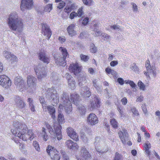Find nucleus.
Segmentation results:
<instances>
[{
	"label": "nucleus",
	"mask_w": 160,
	"mask_h": 160,
	"mask_svg": "<svg viewBox=\"0 0 160 160\" xmlns=\"http://www.w3.org/2000/svg\"><path fill=\"white\" fill-rule=\"evenodd\" d=\"M13 125L14 128L11 129V132L15 136L24 141L32 140L35 137L32 130H28V127L25 124L17 121L13 122Z\"/></svg>",
	"instance_id": "f257e3e1"
},
{
	"label": "nucleus",
	"mask_w": 160,
	"mask_h": 160,
	"mask_svg": "<svg viewBox=\"0 0 160 160\" xmlns=\"http://www.w3.org/2000/svg\"><path fill=\"white\" fill-rule=\"evenodd\" d=\"M8 24L10 29L16 31L17 29H22L23 24L22 20L18 18L16 13H11L8 18Z\"/></svg>",
	"instance_id": "f03ea898"
},
{
	"label": "nucleus",
	"mask_w": 160,
	"mask_h": 160,
	"mask_svg": "<svg viewBox=\"0 0 160 160\" xmlns=\"http://www.w3.org/2000/svg\"><path fill=\"white\" fill-rule=\"evenodd\" d=\"M48 154L50 156L52 160H60V155L58 151L55 148L49 145L46 149Z\"/></svg>",
	"instance_id": "7ed1b4c3"
},
{
	"label": "nucleus",
	"mask_w": 160,
	"mask_h": 160,
	"mask_svg": "<svg viewBox=\"0 0 160 160\" xmlns=\"http://www.w3.org/2000/svg\"><path fill=\"white\" fill-rule=\"evenodd\" d=\"M59 50L61 51L63 57L62 58H61L59 59V61L56 59L55 62L57 64H59L60 66H65L66 65V58L68 55V53L66 49L63 47H60L59 48Z\"/></svg>",
	"instance_id": "20e7f679"
},
{
	"label": "nucleus",
	"mask_w": 160,
	"mask_h": 160,
	"mask_svg": "<svg viewBox=\"0 0 160 160\" xmlns=\"http://www.w3.org/2000/svg\"><path fill=\"white\" fill-rule=\"evenodd\" d=\"M12 82L8 76L3 75L0 76V85L2 87L8 88L11 86Z\"/></svg>",
	"instance_id": "39448f33"
},
{
	"label": "nucleus",
	"mask_w": 160,
	"mask_h": 160,
	"mask_svg": "<svg viewBox=\"0 0 160 160\" xmlns=\"http://www.w3.org/2000/svg\"><path fill=\"white\" fill-rule=\"evenodd\" d=\"M37 79L32 75L27 77V83L28 86L32 90H34L36 88V83Z\"/></svg>",
	"instance_id": "423d86ee"
},
{
	"label": "nucleus",
	"mask_w": 160,
	"mask_h": 160,
	"mask_svg": "<svg viewBox=\"0 0 160 160\" xmlns=\"http://www.w3.org/2000/svg\"><path fill=\"white\" fill-rule=\"evenodd\" d=\"M32 0H22L21 3V10L23 11L24 9H30L33 6Z\"/></svg>",
	"instance_id": "0eeeda50"
},
{
	"label": "nucleus",
	"mask_w": 160,
	"mask_h": 160,
	"mask_svg": "<svg viewBox=\"0 0 160 160\" xmlns=\"http://www.w3.org/2000/svg\"><path fill=\"white\" fill-rule=\"evenodd\" d=\"M41 25L42 33H43L44 35H47L48 39L49 40L52 35L51 29L46 23H42Z\"/></svg>",
	"instance_id": "6e6552de"
},
{
	"label": "nucleus",
	"mask_w": 160,
	"mask_h": 160,
	"mask_svg": "<svg viewBox=\"0 0 160 160\" xmlns=\"http://www.w3.org/2000/svg\"><path fill=\"white\" fill-rule=\"evenodd\" d=\"M80 67L77 62L72 63L70 65L68 68L69 71L71 73H73L76 75H78L80 72Z\"/></svg>",
	"instance_id": "1a4fd4ad"
},
{
	"label": "nucleus",
	"mask_w": 160,
	"mask_h": 160,
	"mask_svg": "<svg viewBox=\"0 0 160 160\" xmlns=\"http://www.w3.org/2000/svg\"><path fill=\"white\" fill-rule=\"evenodd\" d=\"M34 68L38 80L44 78L46 76V73L44 70H44V68H40L39 69L37 66H34Z\"/></svg>",
	"instance_id": "9d476101"
},
{
	"label": "nucleus",
	"mask_w": 160,
	"mask_h": 160,
	"mask_svg": "<svg viewBox=\"0 0 160 160\" xmlns=\"http://www.w3.org/2000/svg\"><path fill=\"white\" fill-rule=\"evenodd\" d=\"M87 122L90 125H94L98 122V119L95 114L91 113L87 117Z\"/></svg>",
	"instance_id": "9b49d317"
},
{
	"label": "nucleus",
	"mask_w": 160,
	"mask_h": 160,
	"mask_svg": "<svg viewBox=\"0 0 160 160\" xmlns=\"http://www.w3.org/2000/svg\"><path fill=\"white\" fill-rule=\"evenodd\" d=\"M53 128L54 130V133H56L57 138L59 140L62 139L61 129L62 127L58 123H55L54 124Z\"/></svg>",
	"instance_id": "f8f14e48"
},
{
	"label": "nucleus",
	"mask_w": 160,
	"mask_h": 160,
	"mask_svg": "<svg viewBox=\"0 0 160 160\" xmlns=\"http://www.w3.org/2000/svg\"><path fill=\"white\" fill-rule=\"evenodd\" d=\"M67 132L68 135L71 138L76 141L79 140L78 136L72 128H68Z\"/></svg>",
	"instance_id": "ddd939ff"
},
{
	"label": "nucleus",
	"mask_w": 160,
	"mask_h": 160,
	"mask_svg": "<svg viewBox=\"0 0 160 160\" xmlns=\"http://www.w3.org/2000/svg\"><path fill=\"white\" fill-rule=\"evenodd\" d=\"M81 152L82 153L81 160H89L90 159L91 155L86 148H82Z\"/></svg>",
	"instance_id": "4468645a"
},
{
	"label": "nucleus",
	"mask_w": 160,
	"mask_h": 160,
	"mask_svg": "<svg viewBox=\"0 0 160 160\" xmlns=\"http://www.w3.org/2000/svg\"><path fill=\"white\" fill-rule=\"evenodd\" d=\"M38 58L41 61L47 64L50 62V59L48 57L46 56L44 50L41 51L38 54Z\"/></svg>",
	"instance_id": "2eb2a0df"
},
{
	"label": "nucleus",
	"mask_w": 160,
	"mask_h": 160,
	"mask_svg": "<svg viewBox=\"0 0 160 160\" xmlns=\"http://www.w3.org/2000/svg\"><path fill=\"white\" fill-rule=\"evenodd\" d=\"M65 143L67 147L70 149H77L79 148L77 143L70 140H67Z\"/></svg>",
	"instance_id": "dca6fc26"
},
{
	"label": "nucleus",
	"mask_w": 160,
	"mask_h": 160,
	"mask_svg": "<svg viewBox=\"0 0 160 160\" xmlns=\"http://www.w3.org/2000/svg\"><path fill=\"white\" fill-rule=\"evenodd\" d=\"M50 97L49 98L52 99L54 103H57L59 102V98L58 96H57V94L56 93V91L55 90H53L52 92H51L50 94Z\"/></svg>",
	"instance_id": "f3484780"
},
{
	"label": "nucleus",
	"mask_w": 160,
	"mask_h": 160,
	"mask_svg": "<svg viewBox=\"0 0 160 160\" xmlns=\"http://www.w3.org/2000/svg\"><path fill=\"white\" fill-rule=\"evenodd\" d=\"M15 102L17 107L19 109H22L24 108L26 106L25 103L19 97L16 98Z\"/></svg>",
	"instance_id": "a211bd4d"
},
{
	"label": "nucleus",
	"mask_w": 160,
	"mask_h": 160,
	"mask_svg": "<svg viewBox=\"0 0 160 160\" xmlns=\"http://www.w3.org/2000/svg\"><path fill=\"white\" fill-rule=\"evenodd\" d=\"M100 100L95 95L94 98V101L92 102L91 103V107L93 108H99L100 106Z\"/></svg>",
	"instance_id": "6ab92c4d"
},
{
	"label": "nucleus",
	"mask_w": 160,
	"mask_h": 160,
	"mask_svg": "<svg viewBox=\"0 0 160 160\" xmlns=\"http://www.w3.org/2000/svg\"><path fill=\"white\" fill-rule=\"evenodd\" d=\"M65 108L66 112L68 113H69L72 111V106L71 101L69 99H67L66 101H64Z\"/></svg>",
	"instance_id": "aec40b11"
},
{
	"label": "nucleus",
	"mask_w": 160,
	"mask_h": 160,
	"mask_svg": "<svg viewBox=\"0 0 160 160\" xmlns=\"http://www.w3.org/2000/svg\"><path fill=\"white\" fill-rule=\"evenodd\" d=\"M75 25L74 24H71L67 28V30L69 35L71 37H73L77 34V33L74 30Z\"/></svg>",
	"instance_id": "412c9836"
},
{
	"label": "nucleus",
	"mask_w": 160,
	"mask_h": 160,
	"mask_svg": "<svg viewBox=\"0 0 160 160\" xmlns=\"http://www.w3.org/2000/svg\"><path fill=\"white\" fill-rule=\"evenodd\" d=\"M15 84L18 86L19 87L24 85V82L21 77L18 76L16 77L14 79Z\"/></svg>",
	"instance_id": "4be33fe9"
},
{
	"label": "nucleus",
	"mask_w": 160,
	"mask_h": 160,
	"mask_svg": "<svg viewBox=\"0 0 160 160\" xmlns=\"http://www.w3.org/2000/svg\"><path fill=\"white\" fill-rule=\"evenodd\" d=\"M145 67L146 68L147 71L144 72V73L146 75L147 78H150V77L149 74H148V73H149V71H151L152 70L150 61L148 59L146 61L145 63Z\"/></svg>",
	"instance_id": "5701e85b"
},
{
	"label": "nucleus",
	"mask_w": 160,
	"mask_h": 160,
	"mask_svg": "<svg viewBox=\"0 0 160 160\" xmlns=\"http://www.w3.org/2000/svg\"><path fill=\"white\" fill-rule=\"evenodd\" d=\"M46 108L48 112L49 113L51 116L52 118L54 119L55 118V108L52 106H46Z\"/></svg>",
	"instance_id": "b1692460"
},
{
	"label": "nucleus",
	"mask_w": 160,
	"mask_h": 160,
	"mask_svg": "<svg viewBox=\"0 0 160 160\" xmlns=\"http://www.w3.org/2000/svg\"><path fill=\"white\" fill-rule=\"evenodd\" d=\"M118 134L122 143L124 144H125L126 143V140L128 138V137L126 135L124 136L123 133L121 131H120L118 132Z\"/></svg>",
	"instance_id": "393cba45"
},
{
	"label": "nucleus",
	"mask_w": 160,
	"mask_h": 160,
	"mask_svg": "<svg viewBox=\"0 0 160 160\" xmlns=\"http://www.w3.org/2000/svg\"><path fill=\"white\" fill-rule=\"evenodd\" d=\"M105 71L108 74L111 73L113 77H115L117 76L116 72L109 67H107L106 68Z\"/></svg>",
	"instance_id": "a878e982"
},
{
	"label": "nucleus",
	"mask_w": 160,
	"mask_h": 160,
	"mask_svg": "<svg viewBox=\"0 0 160 160\" xmlns=\"http://www.w3.org/2000/svg\"><path fill=\"white\" fill-rule=\"evenodd\" d=\"M46 131V129L45 128H43L42 129V135L43 140L45 141H47L49 138V137L48 135L47 134Z\"/></svg>",
	"instance_id": "bb28decb"
},
{
	"label": "nucleus",
	"mask_w": 160,
	"mask_h": 160,
	"mask_svg": "<svg viewBox=\"0 0 160 160\" xmlns=\"http://www.w3.org/2000/svg\"><path fill=\"white\" fill-rule=\"evenodd\" d=\"M110 123L112 127L115 128H116L118 127V122L115 119L113 118L111 119Z\"/></svg>",
	"instance_id": "cd10ccee"
},
{
	"label": "nucleus",
	"mask_w": 160,
	"mask_h": 160,
	"mask_svg": "<svg viewBox=\"0 0 160 160\" xmlns=\"http://www.w3.org/2000/svg\"><path fill=\"white\" fill-rule=\"evenodd\" d=\"M75 8L74 4H72L70 6H66L64 9V11L68 13L70 12L72 10Z\"/></svg>",
	"instance_id": "c85d7f7f"
},
{
	"label": "nucleus",
	"mask_w": 160,
	"mask_h": 160,
	"mask_svg": "<svg viewBox=\"0 0 160 160\" xmlns=\"http://www.w3.org/2000/svg\"><path fill=\"white\" fill-rule=\"evenodd\" d=\"M39 100L41 103L42 104V108L43 109L46 108V104L43 98L42 97H40Z\"/></svg>",
	"instance_id": "c756f323"
},
{
	"label": "nucleus",
	"mask_w": 160,
	"mask_h": 160,
	"mask_svg": "<svg viewBox=\"0 0 160 160\" xmlns=\"http://www.w3.org/2000/svg\"><path fill=\"white\" fill-rule=\"evenodd\" d=\"M12 140L14 141L17 144H19V148L21 150H22L24 148V145L22 143H21L19 142V141L18 140H16V137L13 138Z\"/></svg>",
	"instance_id": "7c9ffc66"
},
{
	"label": "nucleus",
	"mask_w": 160,
	"mask_h": 160,
	"mask_svg": "<svg viewBox=\"0 0 160 160\" xmlns=\"http://www.w3.org/2000/svg\"><path fill=\"white\" fill-rule=\"evenodd\" d=\"M58 120L59 122L58 123L59 124H60V123H62L64 120L63 115L61 113H59L58 116Z\"/></svg>",
	"instance_id": "2f4dec72"
},
{
	"label": "nucleus",
	"mask_w": 160,
	"mask_h": 160,
	"mask_svg": "<svg viewBox=\"0 0 160 160\" xmlns=\"http://www.w3.org/2000/svg\"><path fill=\"white\" fill-rule=\"evenodd\" d=\"M52 9V4H49L47 5L44 8L45 12H50Z\"/></svg>",
	"instance_id": "473e14b6"
},
{
	"label": "nucleus",
	"mask_w": 160,
	"mask_h": 160,
	"mask_svg": "<svg viewBox=\"0 0 160 160\" xmlns=\"http://www.w3.org/2000/svg\"><path fill=\"white\" fill-rule=\"evenodd\" d=\"M90 50L91 52L95 53L97 51V47L95 46L94 44L92 43L90 45Z\"/></svg>",
	"instance_id": "72a5a7b5"
},
{
	"label": "nucleus",
	"mask_w": 160,
	"mask_h": 160,
	"mask_svg": "<svg viewBox=\"0 0 160 160\" xmlns=\"http://www.w3.org/2000/svg\"><path fill=\"white\" fill-rule=\"evenodd\" d=\"M45 124L46 126V127L48 129L49 132L52 134V133H54V132L53 130V129L52 127L47 122H45Z\"/></svg>",
	"instance_id": "f704fd0d"
},
{
	"label": "nucleus",
	"mask_w": 160,
	"mask_h": 160,
	"mask_svg": "<svg viewBox=\"0 0 160 160\" xmlns=\"http://www.w3.org/2000/svg\"><path fill=\"white\" fill-rule=\"evenodd\" d=\"M68 80V83L70 86V88L72 89H74L75 87V81L72 80L71 78L69 79Z\"/></svg>",
	"instance_id": "c9c22d12"
},
{
	"label": "nucleus",
	"mask_w": 160,
	"mask_h": 160,
	"mask_svg": "<svg viewBox=\"0 0 160 160\" xmlns=\"http://www.w3.org/2000/svg\"><path fill=\"white\" fill-rule=\"evenodd\" d=\"M11 54L10 52L6 51H4L3 52V56L8 60L10 59Z\"/></svg>",
	"instance_id": "e433bc0d"
},
{
	"label": "nucleus",
	"mask_w": 160,
	"mask_h": 160,
	"mask_svg": "<svg viewBox=\"0 0 160 160\" xmlns=\"http://www.w3.org/2000/svg\"><path fill=\"white\" fill-rule=\"evenodd\" d=\"M81 20H82V24L83 26H86L88 23L89 18L88 17L83 18V17L81 18Z\"/></svg>",
	"instance_id": "4c0bfd02"
},
{
	"label": "nucleus",
	"mask_w": 160,
	"mask_h": 160,
	"mask_svg": "<svg viewBox=\"0 0 160 160\" xmlns=\"http://www.w3.org/2000/svg\"><path fill=\"white\" fill-rule=\"evenodd\" d=\"M117 109L119 112L120 117H124L125 116L123 108L121 107L118 106L117 107Z\"/></svg>",
	"instance_id": "58836bf2"
},
{
	"label": "nucleus",
	"mask_w": 160,
	"mask_h": 160,
	"mask_svg": "<svg viewBox=\"0 0 160 160\" xmlns=\"http://www.w3.org/2000/svg\"><path fill=\"white\" fill-rule=\"evenodd\" d=\"M131 110L132 113L133 114L134 116H137L139 115V114L138 110L135 108H132L131 109Z\"/></svg>",
	"instance_id": "ea45409f"
},
{
	"label": "nucleus",
	"mask_w": 160,
	"mask_h": 160,
	"mask_svg": "<svg viewBox=\"0 0 160 160\" xmlns=\"http://www.w3.org/2000/svg\"><path fill=\"white\" fill-rule=\"evenodd\" d=\"M138 85L140 89L144 90L145 88V86L144 84L141 81H139L138 83Z\"/></svg>",
	"instance_id": "a19ab883"
},
{
	"label": "nucleus",
	"mask_w": 160,
	"mask_h": 160,
	"mask_svg": "<svg viewBox=\"0 0 160 160\" xmlns=\"http://www.w3.org/2000/svg\"><path fill=\"white\" fill-rule=\"evenodd\" d=\"M83 3L88 6H90L92 4L93 1L92 0H82Z\"/></svg>",
	"instance_id": "79ce46f5"
},
{
	"label": "nucleus",
	"mask_w": 160,
	"mask_h": 160,
	"mask_svg": "<svg viewBox=\"0 0 160 160\" xmlns=\"http://www.w3.org/2000/svg\"><path fill=\"white\" fill-rule=\"evenodd\" d=\"M9 60L11 61L12 63H13L18 61L17 57L14 55L12 54L10 57V58Z\"/></svg>",
	"instance_id": "37998d69"
},
{
	"label": "nucleus",
	"mask_w": 160,
	"mask_h": 160,
	"mask_svg": "<svg viewBox=\"0 0 160 160\" xmlns=\"http://www.w3.org/2000/svg\"><path fill=\"white\" fill-rule=\"evenodd\" d=\"M33 145L37 151L38 152L40 151V148L39 145L36 141H33Z\"/></svg>",
	"instance_id": "c03bdc74"
},
{
	"label": "nucleus",
	"mask_w": 160,
	"mask_h": 160,
	"mask_svg": "<svg viewBox=\"0 0 160 160\" xmlns=\"http://www.w3.org/2000/svg\"><path fill=\"white\" fill-rule=\"evenodd\" d=\"M81 59L84 62H87L89 59V57L88 55L81 54Z\"/></svg>",
	"instance_id": "a18cd8bd"
},
{
	"label": "nucleus",
	"mask_w": 160,
	"mask_h": 160,
	"mask_svg": "<svg viewBox=\"0 0 160 160\" xmlns=\"http://www.w3.org/2000/svg\"><path fill=\"white\" fill-rule=\"evenodd\" d=\"M145 149H150L151 148V145L148 141H147L143 144Z\"/></svg>",
	"instance_id": "49530a36"
},
{
	"label": "nucleus",
	"mask_w": 160,
	"mask_h": 160,
	"mask_svg": "<svg viewBox=\"0 0 160 160\" xmlns=\"http://www.w3.org/2000/svg\"><path fill=\"white\" fill-rule=\"evenodd\" d=\"M114 160H122V155L119 154L118 152H116L115 153Z\"/></svg>",
	"instance_id": "de8ad7c7"
},
{
	"label": "nucleus",
	"mask_w": 160,
	"mask_h": 160,
	"mask_svg": "<svg viewBox=\"0 0 160 160\" xmlns=\"http://www.w3.org/2000/svg\"><path fill=\"white\" fill-rule=\"evenodd\" d=\"M73 98V95L71 96V100L72 101V102L73 103L75 104L76 106H77L78 103L79 102V101L77 99V98Z\"/></svg>",
	"instance_id": "09e8293b"
},
{
	"label": "nucleus",
	"mask_w": 160,
	"mask_h": 160,
	"mask_svg": "<svg viewBox=\"0 0 160 160\" xmlns=\"http://www.w3.org/2000/svg\"><path fill=\"white\" fill-rule=\"evenodd\" d=\"M78 16V14L76 12H72L70 14L69 18L72 19L77 17Z\"/></svg>",
	"instance_id": "8fccbe9b"
},
{
	"label": "nucleus",
	"mask_w": 160,
	"mask_h": 160,
	"mask_svg": "<svg viewBox=\"0 0 160 160\" xmlns=\"http://www.w3.org/2000/svg\"><path fill=\"white\" fill-rule=\"evenodd\" d=\"M65 5L66 3L65 2L63 1H62L59 3L57 7L59 9H61L63 8L65 6Z\"/></svg>",
	"instance_id": "3c124183"
},
{
	"label": "nucleus",
	"mask_w": 160,
	"mask_h": 160,
	"mask_svg": "<svg viewBox=\"0 0 160 160\" xmlns=\"http://www.w3.org/2000/svg\"><path fill=\"white\" fill-rule=\"evenodd\" d=\"M91 92L89 89L88 90L86 91V92L84 93L83 96L85 98H88L91 95Z\"/></svg>",
	"instance_id": "603ef678"
},
{
	"label": "nucleus",
	"mask_w": 160,
	"mask_h": 160,
	"mask_svg": "<svg viewBox=\"0 0 160 160\" xmlns=\"http://www.w3.org/2000/svg\"><path fill=\"white\" fill-rule=\"evenodd\" d=\"M142 110L145 114H147V110L146 108V105L145 104H142L141 106Z\"/></svg>",
	"instance_id": "864d4df0"
},
{
	"label": "nucleus",
	"mask_w": 160,
	"mask_h": 160,
	"mask_svg": "<svg viewBox=\"0 0 160 160\" xmlns=\"http://www.w3.org/2000/svg\"><path fill=\"white\" fill-rule=\"evenodd\" d=\"M92 83L93 84V86L95 87V88L97 89L99 88L98 86L97 85V81L96 79H94L92 81Z\"/></svg>",
	"instance_id": "5fc2aeb1"
},
{
	"label": "nucleus",
	"mask_w": 160,
	"mask_h": 160,
	"mask_svg": "<svg viewBox=\"0 0 160 160\" xmlns=\"http://www.w3.org/2000/svg\"><path fill=\"white\" fill-rule=\"evenodd\" d=\"M118 64L117 61H112L110 63V65L111 67H114Z\"/></svg>",
	"instance_id": "6e6d98bb"
},
{
	"label": "nucleus",
	"mask_w": 160,
	"mask_h": 160,
	"mask_svg": "<svg viewBox=\"0 0 160 160\" xmlns=\"http://www.w3.org/2000/svg\"><path fill=\"white\" fill-rule=\"evenodd\" d=\"M86 112V109L83 106L81 108V114L84 115Z\"/></svg>",
	"instance_id": "4d7b16f0"
},
{
	"label": "nucleus",
	"mask_w": 160,
	"mask_h": 160,
	"mask_svg": "<svg viewBox=\"0 0 160 160\" xmlns=\"http://www.w3.org/2000/svg\"><path fill=\"white\" fill-rule=\"evenodd\" d=\"M59 40L61 42H64L66 40L65 37L64 36L59 37L58 38Z\"/></svg>",
	"instance_id": "13d9d810"
},
{
	"label": "nucleus",
	"mask_w": 160,
	"mask_h": 160,
	"mask_svg": "<svg viewBox=\"0 0 160 160\" xmlns=\"http://www.w3.org/2000/svg\"><path fill=\"white\" fill-rule=\"evenodd\" d=\"M121 101L123 105H125L127 103V100L126 98L124 97L121 100Z\"/></svg>",
	"instance_id": "bf43d9fd"
},
{
	"label": "nucleus",
	"mask_w": 160,
	"mask_h": 160,
	"mask_svg": "<svg viewBox=\"0 0 160 160\" xmlns=\"http://www.w3.org/2000/svg\"><path fill=\"white\" fill-rule=\"evenodd\" d=\"M118 83L121 85H122L124 83V81L123 79L121 78H119L118 79Z\"/></svg>",
	"instance_id": "052dcab7"
},
{
	"label": "nucleus",
	"mask_w": 160,
	"mask_h": 160,
	"mask_svg": "<svg viewBox=\"0 0 160 160\" xmlns=\"http://www.w3.org/2000/svg\"><path fill=\"white\" fill-rule=\"evenodd\" d=\"M88 72L91 74L93 75L94 74L95 72L93 69L92 68H89L88 70Z\"/></svg>",
	"instance_id": "680f3d73"
},
{
	"label": "nucleus",
	"mask_w": 160,
	"mask_h": 160,
	"mask_svg": "<svg viewBox=\"0 0 160 160\" xmlns=\"http://www.w3.org/2000/svg\"><path fill=\"white\" fill-rule=\"evenodd\" d=\"M132 8L133 10L134 11H137L138 10V7L136 4L134 3H132Z\"/></svg>",
	"instance_id": "e2e57ef3"
},
{
	"label": "nucleus",
	"mask_w": 160,
	"mask_h": 160,
	"mask_svg": "<svg viewBox=\"0 0 160 160\" xmlns=\"http://www.w3.org/2000/svg\"><path fill=\"white\" fill-rule=\"evenodd\" d=\"M143 100V97L142 96H140V97H138L136 100V101L137 102H141Z\"/></svg>",
	"instance_id": "0e129e2a"
},
{
	"label": "nucleus",
	"mask_w": 160,
	"mask_h": 160,
	"mask_svg": "<svg viewBox=\"0 0 160 160\" xmlns=\"http://www.w3.org/2000/svg\"><path fill=\"white\" fill-rule=\"evenodd\" d=\"M129 84L132 88H135L136 86V85L134 82L133 81L131 80L130 81V83Z\"/></svg>",
	"instance_id": "69168bd1"
},
{
	"label": "nucleus",
	"mask_w": 160,
	"mask_h": 160,
	"mask_svg": "<svg viewBox=\"0 0 160 160\" xmlns=\"http://www.w3.org/2000/svg\"><path fill=\"white\" fill-rule=\"evenodd\" d=\"M137 134L138 136V137L137 139V141L139 142H140L141 141V139L140 135L138 132H137Z\"/></svg>",
	"instance_id": "338daca9"
},
{
	"label": "nucleus",
	"mask_w": 160,
	"mask_h": 160,
	"mask_svg": "<svg viewBox=\"0 0 160 160\" xmlns=\"http://www.w3.org/2000/svg\"><path fill=\"white\" fill-rule=\"evenodd\" d=\"M28 102H29V105H31L33 104V100L31 98H28Z\"/></svg>",
	"instance_id": "774afa93"
}]
</instances>
